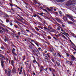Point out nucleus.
<instances>
[{"mask_svg": "<svg viewBox=\"0 0 76 76\" xmlns=\"http://www.w3.org/2000/svg\"><path fill=\"white\" fill-rule=\"evenodd\" d=\"M46 9L49 12H51L52 10H53V7H50V9L48 8V7H47V8H46Z\"/></svg>", "mask_w": 76, "mask_h": 76, "instance_id": "9", "label": "nucleus"}, {"mask_svg": "<svg viewBox=\"0 0 76 76\" xmlns=\"http://www.w3.org/2000/svg\"><path fill=\"white\" fill-rule=\"evenodd\" d=\"M76 3V0H72L71 1V0H69L67 1L66 4V5L67 6H70V5H73V4H75Z\"/></svg>", "mask_w": 76, "mask_h": 76, "instance_id": "1", "label": "nucleus"}, {"mask_svg": "<svg viewBox=\"0 0 76 76\" xmlns=\"http://www.w3.org/2000/svg\"><path fill=\"white\" fill-rule=\"evenodd\" d=\"M53 13L55 15H58V12H54Z\"/></svg>", "mask_w": 76, "mask_h": 76, "instance_id": "29", "label": "nucleus"}, {"mask_svg": "<svg viewBox=\"0 0 76 76\" xmlns=\"http://www.w3.org/2000/svg\"><path fill=\"white\" fill-rule=\"evenodd\" d=\"M33 16L35 18V17L36 16L37 17V18L38 19L40 20V21L41 22H42V19H43V18H41L39 15H36L35 14H34V15H33Z\"/></svg>", "mask_w": 76, "mask_h": 76, "instance_id": "3", "label": "nucleus"}, {"mask_svg": "<svg viewBox=\"0 0 76 76\" xmlns=\"http://www.w3.org/2000/svg\"><path fill=\"white\" fill-rule=\"evenodd\" d=\"M66 62L67 64H69V62H70V61H66Z\"/></svg>", "mask_w": 76, "mask_h": 76, "instance_id": "46", "label": "nucleus"}, {"mask_svg": "<svg viewBox=\"0 0 76 76\" xmlns=\"http://www.w3.org/2000/svg\"><path fill=\"white\" fill-rule=\"evenodd\" d=\"M33 49L32 50L33 53H35L36 52L37 53L38 52L39 53V52L38 50V49L37 48H36V47L33 48Z\"/></svg>", "mask_w": 76, "mask_h": 76, "instance_id": "2", "label": "nucleus"}, {"mask_svg": "<svg viewBox=\"0 0 76 76\" xmlns=\"http://www.w3.org/2000/svg\"><path fill=\"white\" fill-rule=\"evenodd\" d=\"M50 59L48 57V56H45L44 57V60L45 62H47V63H49V61H50Z\"/></svg>", "mask_w": 76, "mask_h": 76, "instance_id": "4", "label": "nucleus"}, {"mask_svg": "<svg viewBox=\"0 0 76 76\" xmlns=\"http://www.w3.org/2000/svg\"><path fill=\"white\" fill-rule=\"evenodd\" d=\"M51 60L53 63H55V62H56V61H55V60H54V59L53 58H52L51 59Z\"/></svg>", "mask_w": 76, "mask_h": 76, "instance_id": "32", "label": "nucleus"}, {"mask_svg": "<svg viewBox=\"0 0 76 76\" xmlns=\"http://www.w3.org/2000/svg\"><path fill=\"white\" fill-rule=\"evenodd\" d=\"M39 70L40 71V72H42V69L41 68L39 69Z\"/></svg>", "mask_w": 76, "mask_h": 76, "instance_id": "55", "label": "nucleus"}, {"mask_svg": "<svg viewBox=\"0 0 76 76\" xmlns=\"http://www.w3.org/2000/svg\"><path fill=\"white\" fill-rule=\"evenodd\" d=\"M48 54V53L47 54V56L49 58H50V57H51L50 55Z\"/></svg>", "mask_w": 76, "mask_h": 76, "instance_id": "53", "label": "nucleus"}, {"mask_svg": "<svg viewBox=\"0 0 76 76\" xmlns=\"http://www.w3.org/2000/svg\"><path fill=\"white\" fill-rule=\"evenodd\" d=\"M15 37H16L17 39H18V38H19V37L18 35L15 34Z\"/></svg>", "mask_w": 76, "mask_h": 76, "instance_id": "45", "label": "nucleus"}, {"mask_svg": "<svg viewBox=\"0 0 76 76\" xmlns=\"http://www.w3.org/2000/svg\"><path fill=\"white\" fill-rule=\"evenodd\" d=\"M16 8H12V7L11 8V9L12 10V11H15L16 9Z\"/></svg>", "mask_w": 76, "mask_h": 76, "instance_id": "26", "label": "nucleus"}, {"mask_svg": "<svg viewBox=\"0 0 76 76\" xmlns=\"http://www.w3.org/2000/svg\"><path fill=\"white\" fill-rule=\"evenodd\" d=\"M15 28H18V26L17 25L15 24L14 26Z\"/></svg>", "mask_w": 76, "mask_h": 76, "instance_id": "37", "label": "nucleus"}, {"mask_svg": "<svg viewBox=\"0 0 76 76\" xmlns=\"http://www.w3.org/2000/svg\"><path fill=\"white\" fill-rule=\"evenodd\" d=\"M48 28L50 29H53V28H52V27H51L50 26H48Z\"/></svg>", "mask_w": 76, "mask_h": 76, "instance_id": "39", "label": "nucleus"}, {"mask_svg": "<svg viewBox=\"0 0 76 76\" xmlns=\"http://www.w3.org/2000/svg\"><path fill=\"white\" fill-rule=\"evenodd\" d=\"M57 53V56H58L59 57L61 58V57H63V56L62 55H60V54L58 53Z\"/></svg>", "mask_w": 76, "mask_h": 76, "instance_id": "18", "label": "nucleus"}, {"mask_svg": "<svg viewBox=\"0 0 76 76\" xmlns=\"http://www.w3.org/2000/svg\"><path fill=\"white\" fill-rule=\"evenodd\" d=\"M3 60H1V65L2 67V68H4V63L3 62Z\"/></svg>", "mask_w": 76, "mask_h": 76, "instance_id": "13", "label": "nucleus"}, {"mask_svg": "<svg viewBox=\"0 0 76 76\" xmlns=\"http://www.w3.org/2000/svg\"><path fill=\"white\" fill-rule=\"evenodd\" d=\"M0 29H1L2 33L5 32V29L3 27L0 26Z\"/></svg>", "mask_w": 76, "mask_h": 76, "instance_id": "10", "label": "nucleus"}, {"mask_svg": "<svg viewBox=\"0 0 76 76\" xmlns=\"http://www.w3.org/2000/svg\"><path fill=\"white\" fill-rule=\"evenodd\" d=\"M9 4H10L11 8L12 7H13V3L12 4L10 3Z\"/></svg>", "mask_w": 76, "mask_h": 76, "instance_id": "44", "label": "nucleus"}, {"mask_svg": "<svg viewBox=\"0 0 76 76\" xmlns=\"http://www.w3.org/2000/svg\"><path fill=\"white\" fill-rule=\"evenodd\" d=\"M5 37V39H4V41L5 42H6V41H7V38H6V36H4Z\"/></svg>", "mask_w": 76, "mask_h": 76, "instance_id": "22", "label": "nucleus"}, {"mask_svg": "<svg viewBox=\"0 0 76 76\" xmlns=\"http://www.w3.org/2000/svg\"><path fill=\"white\" fill-rule=\"evenodd\" d=\"M69 56L71 58L72 61H75V60H76V58H75V57L73 55H70Z\"/></svg>", "mask_w": 76, "mask_h": 76, "instance_id": "7", "label": "nucleus"}, {"mask_svg": "<svg viewBox=\"0 0 76 76\" xmlns=\"http://www.w3.org/2000/svg\"><path fill=\"white\" fill-rule=\"evenodd\" d=\"M66 57H69V55L67 53H66Z\"/></svg>", "mask_w": 76, "mask_h": 76, "instance_id": "52", "label": "nucleus"}, {"mask_svg": "<svg viewBox=\"0 0 76 76\" xmlns=\"http://www.w3.org/2000/svg\"><path fill=\"white\" fill-rule=\"evenodd\" d=\"M36 63H37V64L38 65V67L40 66V65H39V63H38V62H37V61Z\"/></svg>", "mask_w": 76, "mask_h": 76, "instance_id": "47", "label": "nucleus"}, {"mask_svg": "<svg viewBox=\"0 0 76 76\" xmlns=\"http://www.w3.org/2000/svg\"><path fill=\"white\" fill-rule=\"evenodd\" d=\"M58 27H59V28H60L61 29H63V28H62L60 26H61V25L60 24L58 23Z\"/></svg>", "mask_w": 76, "mask_h": 76, "instance_id": "35", "label": "nucleus"}, {"mask_svg": "<svg viewBox=\"0 0 76 76\" xmlns=\"http://www.w3.org/2000/svg\"><path fill=\"white\" fill-rule=\"evenodd\" d=\"M52 69V70L53 72H56V70L54 69H53L52 68H51Z\"/></svg>", "mask_w": 76, "mask_h": 76, "instance_id": "49", "label": "nucleus"}, {"mask_svg": "<svg viewBox=\"0 0 76 76\" xmlns=\"http://www.w3.org/2000/svg\"><path fill=\"white\" fill-rule=\"evenodd\" d=\"M43 56H47V54H45V53L43 54Z\"/></svg>", "mask_w": 76, "mask_h": 76, "instance_id": "58", "label": "nucleus"}, {"mask_svg": "<svg viewBox=\"0 0 76 76\" xmlns=\"http://www.w3.org/2000/svg\"><path fill=\"white\" fill-rule=\"evenodd\" d=\"M62 37L65 38V39H66V37L64 36V35H63L62 36Z\"/></svg>", "mask_w": 76, "mask_h": 76, "instance_id": "56", "label": "nucleus"}, {"mask_svg": "<svg viewBox=\"0 0 76 76\" xmlns=\"http://www.w3.org/2000/svg\"><path fill=\"white\" fill-rule=\"evenodd\" d=\"M25 64L26 65H29V64H28V63H27L26 61L25 62Z\"/></svg>", "mask_w": 76, "mask_h": 76, "instance_id": "54", "label": "nucleus"}, {"mask_svg": "<svg viewBox=\"0 0 76 76\" xmlns=\"http://www.w3.org/2000/svg\"><path fill=\"white\" fill-rule=\"evenodd\" d=\"M9 19H8L6 20V23H9Z\"/></svg>", "mask_w": 76, "mask_h": 76, "instance_id": "33", "label": "nucleus"}, {"mask_svg": "<svg viewBox=\"0 0 76 76\" xmlns=\"http://www.w3.org/2000/svg\"><path fill=\"white\" fill-rule=\"evenodd\" d=\"M43 10H44V11H45V12H47V13H48V11L47 10L45 9H43Z\"/></svg>", "mask_w": 76, "mask_h": 76, "instance_id": "48", "label": "nucleus"}, {"mask_svg": "<svg viewBox=\"0 0 76 76\" xmlns=\"http://www.w3.org/2000/svg\"><path fill=\"white\" fill-rule=\"evenodd\" d=\"M4 16H5L6 17H7V18H9V15L7 14H4Z\"/></svg>", "mask_w": 76, "mask_h": 76, "instance_id": "28", "label": "nucleus"}, {"mask_svg": "<svg viewBox=\"0 0 76 76\" xmlns=\"http://www.w3.org/2000/svg\"><path fill=\"white\" fill-rule=\"evenodd\" d=\"M12 48H13L14 47H16V46H15V45H12Z\"/></svg>", "mask_w": 76, "mask_h": 76, "instance_id": "61", "label": "nucleus"}, {"mask_svg": "<svg viewBox=\"0 0 76 76\" xmlns=\"http://www.w3.org/2000/svg\"><path fill=\"white\" fill-rule=\"evenodd\" d=\"M7 27V29H10V30H11V31H12V30H13V29H12L10 28Z\"/></svg>", "mask_w": 76, "mask_h": 76, "instance_id": "59", "label": "nucleus"}, {"mask_svg": "<svg viewBox=\"0 0 76 76\" xmlns=\"http://www.w3.org/2000/svg\"><path fill=\"white\" fill-rule=\"evenodd\" d=\"M52 74L53 75V76H56L55 74H54V72H52Z\"/></svg>", "mask_w": 76, "mask_h": 76, "instance_id": "64", "label": "nucleus"}, {"mask_svg": "<svg viewBox=\"0 0 76 76\" xmlns=\"http://www.w3.org/2000/svg\"><path fill=\"white\" fill-rule=\"evenodd\" d=\"M50 51V52H52V53H53V51H54V49H53V48H51Z\"/></svg>", "mask_w": 76, "mask_h": 76, "instance_id": "24", "label": "nucleus"}, {"mask_svg": "<svg viewBox=\"0 0 76 76\" xmlns=\"http://www.w3.org/2000/svg\"><path fill=\"white\" fill-rule=\"evenodd\" d=\"M68 24H70V25H71V24H73V22H72L70 21H68Z\"/></svg>", "mask_w": 76, "mask_h": 76, "instance_id": "25", "label": "nucleus"}, {"mask_svg": "<svg viewBox=\"0 0 76 76\" xmlns=\"http://www.w3.org/2000/svg\"><path fill=\"white\" fill-rule=\"evenodd\" d=\"M25 57H26V56H23V60H22L23 61L25 60Z\"/></svg>", "mask_w": 76, "mask_h": 76, "instance_id": "40", "label": "nucleus"}, {"mask_svg": "<svg viewBox=\"0 0 76 76\" xmlns=\"http://www.w3.org/2000/svg\"><path fill=\"white\" fill-rule=\"evenodd\" d=\"M44 28L45 29H44V30H48V28H47V27L45 26L44 27Z\"/></svg>", "mask_w": 76, "mask_h": 76, "instance_id": "41", "label": "nucleus"}, {"mask_svg": "<svg viewBox=\"0 0 76 76\" xmlns=\"http://www.w3.org/2000/svg\"><path fill=\"white\" fill-rule=\"evenodd\" d=\"M10 26H12V25H13V23H12V22H10Z\"/></svg>", "mask_w": 76, "mask_h": 76, "instance_id": "57", "label": "nucleus"}, {"mask_svg": "<svg viewBox=\"0 0 76 76\" xmlns=\"http://www.w3.org/2000/svg\"><path fill=\"white\" fill-rule=\"evenodd\" d=\"M33 1L35 3V4H37L38 2L36 0H33Z\"/></svg>", "mask_w": 76, "mask_h": 76, "instance_id": "31", "label": "nucleus"}, {"mask_svg": "<svg viewBox=\"0 0 76 76\" xmlns=\"http://www.w3.org/2000/svg\"><path fill=\"white\" fill-rule=\"evenodd\" d=\"M62 26L63 27V28H65V26L64 24H62Z\"/></svg>", "mask_w": 76, "mask_h": 76, "instance_id": "63", "label": "nucleus"}, {"mask_svg": "<svg viewBox=\"0 0 76 76\" xmlns=\"http://www.w3.org/2000/svg\"><path fill=\"white\" fill-rule=\"evenodd\" d=\"M63 19H64V21H65V22L67 21V20H68L67 19V17H64L63 18Z\"/></svg>", "mask_w": 76, "mask_h": 76, "instance_id": "16", "label": "nucleus"}, {"mask_svg": "<svg viewBox=\"0 0 76 76\" xmlns=\"http://www.w3.org/2000/svg\"><path fill=\"white\" fill-rule=\"evenodd\" d=\"M4 45L6 47H7V45L6 43H4Z\"/></svg>", "mask_w": 76, "mask_h": 76, "instance_id": "50", "label": "nucleus"}, {"mask_svg": "<svg viewBox=\"0 0 76 76\" xmlns=\"http://www.w3.org/2000/svg\"><path fill=\"white\" fill-rule=\"evenodd\" d=\"M21 32L22 33V34H23V35H26V36L29 37V35L26 34V32L25 31H21Z\"/></svg>", "mask_w": 76, "mask_h": 76, "instance_id": "11", "label": "nucleus"}, {"mask_svg": "<svg viewBox=\"0 0 76 76\" xmlns=\"http://www.w3.org/2000/svg\"><path fill=\"white\" fill-rule=\"evenodd\" d=\"M16 70H15V69L13 68L12 70V73H15V72Z\"/></svg>", "mask_w": 76, "mask_h": 76, "instance_id": "30", "label": "nucleus"}, {"mask_svg": "<svg viewBox=\"0 0 76 76\" xmlns=\"http://www.w3.org/2000/svg\"><path fill=\"white\" fill-rule=\"evenodd\" d=\"M53 39H54V40H55L56 41H57V42H59L60 40L58 39L55 37H53Z\"/></svg>", "mask_w": 76, "mask_h": 76, "instance_id": "15", "label": "nucleus"}, {"mask_svg": "<svg viewBox=\"0 0 76 76\" xmlns=\"http://www.w3.org/2000/svg\"><path fill=\"white\" fill-rule=\"evenodd\" d=\"M37 61L35 60V59H34L33 60V63L35 64V63H36Z\"/></svg>", "mask_w": 76, "mask_h": 76, "instance_id": "34", "label": "nucleus"}, {"mask_svg": "<svg viewBox=\"0 0 76 76\" xmlns=\"http://www.w3.org/2000/svg\"><path fill=\"white\" fill-rule=\"evenodd\" d=\"M65 73H67L68 75H71V71H70L69 69H68V70H66L65 71Z\"/></svg>", "mask_w": 76, "mask_h": 76, "instance_id": "8", "label": "nucleus"}, {"mask_svg": "<svg viewBox=\"0 0 76 76\" xmlns=\"http://www.w3.org/2000/svg\"><path fill=\"white\" fill-rule=\"evenodd\" d=\"M14 60H16V61H18V59H16V57H14Z\"/></svg>", "mask_w": 76, "mask_h": 76, "instance_id": "60", "label": "nucleus"}, {"mask_svg": "<svg viewBox=\"0 0 76 76\" xmlns=\"http://www.w3.org/2000/svg\"><path fill=\"white\" fill-rule=\"evenodd\" d=\"M0 57H1V58H0L1 60H6L5 57L1 54H0Z\"/></svg>", "mask_w": 76, "mask_h": 76, "instance_id": "5", "label": "nucleus"}, {"mask_svg": "<svg viewBox=\"0 0 76 76\" xmlns=\"http://www.w3.org/2000/svg\"><path fill=\"white\" fill-rule=\"evenodd\" d=\"M64 35H65L66 37H68V38H69V37L68 36H69V34L65 32Z\"/></svg>", "mask_w": 76, "mask_h": 76, "instance_id": "20", "label": "nucleus"}, {"mask_svg": "<svg viewBox=\"0 0 76 76\" xmlns=\"http://www.w3.org/2000/svg\"><path fill=\"white\" fill-rule=\"evenodd\" d=\"M37 14H38V15H40V16H44V15H43V14H45H45L43 12H41L40 13H39L38 12H36Z\"/></svg>", "mask_w": 76, "mask_h": 76, "instance_id": "12", "label": "nucleus"}, {"mask_svg": "<svg viewBox=\"0 0 76 76\" xmlns=\"http://www.w3.org/2000/svg\"><path fill=\"white\" fill-rule=\"evenodd\" d=\"M26 31H27V32H28V33H31V31L28 29H26Z\"/></svg>", "mask_w": 76, "mask_h": 76, "instance_id": "36", "label": "nucleus"}, {"mask_svg": "<svg viewBox=\"0 0 76 76\" xmlns=\"http://www.w3.org/2000/svg\"><path fill=\"white\" fill-rule=\"evenodd\" d=\"M66 15L67 16V17H68V18H69V19H70L71 20H72L73 22H75V20L72 18V17H71L69 15H68L67 14H66Z\"/></svg>", "mask_w": 76, "mask_h": 76, "instance_id": "6", "label": "nucleus"}, {"mask_svg": "<svg viewBox=\"0 0 76 76\" xmlns=\"http://www.w3.org/2000/svg\"><path fill=\"white\" fill-rule=\"evenodd\" d=\"M73 61H69V63L68 64H69V65H72V64H73Z\"/></svg>", "mask_w": 76, "mask_h": 76, "instance_id": "23", "label": "nucleus"}, {"mask_svg": "<svg viewBox=\"0 0 76 76\" xmlns=\"http://www.w3.org/2000/svg\"><path fill=\"white\" fill-rule=\"evenodd\" d=\"M57 2H60V1H64V0H56Z\"/></svg>", "mask_w": 76, "mask_h": 76, "instance_id": "27", "label": "nucleus"}, {"mask_svg": "<svg viewBox=\"0 0 76 76\" xmlns=\"http://www.w3.org/2000/svg\"><path fill=\"white\" fill-rule=\"evenodd\" d=\"M47 38L48 40H50L51 39V37L50 36H48Z\"/></svg>", "mask_w": 76, "mask_h": 76, "instance_id": "21", "label": "nucleus"}, {"mask_svg": "<svg viewBox=\"0 0 76 76\" xmlns=\"http://www.w3.org/2000/svg\"><path fill=\"white\" fill-rule=\"evenodd\" d=\"M26 62L27 63H29V60L27 59Z\"/></svg>", "mask_w": 76, "mask_h": 76, "instance_id": "62", "label": "nucleus"}, {"mask_svg": "<svg viewBox=\"0 0 76 76\" xmlns=\"http://www.w3.org/2000/svg\"><path fill=\"white\" fill-rule=\"evenodd\" d=\"M42 17H44V18H47V19H49V18L47 17L46 16H45L44 15V16H42Z\"/></svg>", "mask_w": 76, "mask_h": 76, "instance_id": "51", "label": "nucleus"}, {"mask_svg": "<svg viewBox=\"0 0 76 76\" xmlns=\"http://www.w3.org/2000/svg\"><path fill=\"white\" fill-rule=\"evenodd\" d=\"M15 7H16L18 8V9H19L20 10H22V9L21 8L19 7L18 6L15 5Z\"/></svg>", "mask_w": 76, "mask_h": 76, "instance_id": "38", "label": "nucleus"}, {"mask_svg": "<svg viewBox=\"0 0 76 76\" xmlns=\"http://www.w3.org/2000/svg\"><path fill=\"white\" fill-rule=\"evenodd\" d=\"M28 47H29V48H30L31 49H32V48H33V47L32 45H29Z\"/></svg>", "mask_w": 76, "mask_h": 76, "instance_id": "43", "label": "nucleus"}, {"mask_svg": "<svg viewBox=\"0 0 76 76\" xmlns=\"http://www.w3.org/2000/svg\"><path fill=\"white\" fill-rule=\"evenodd\" d=\"M56 20H57L58 22H61L62 23V24H63V22L61 21V20H60L58 18H56L55 19Z\"/></svg>", "mask_w": 76, "mask_h": 76, "instance_id": "17", "label": "nucleus"}, {"mask_svg": "<svg viewBox=\"0 0 76 76\" xmlns=\"http://www.w3.org/2000/svg\"><path fill=\"white\" fill-rule=\"evenodd\" d=\"M9 70L8 72L7 75L8 76H10V72H12V70L9 69Z\"/></svg>", "mask_w": 76, "mask_h": 76, "instance_id": "14", "label": "nucleus"}, {"mask_svg": "<svg viewBox=\"0 0 76 76\" xmlns=\"http://www.w3.org/2000/svg\"><path fill=\"white\" fill-rule=\"evenodd\" d=\"M35 28L37 30V31H39V29H38V28H37V27H35Z\"/></svg>", "mask_w": 76, "mask_h": 76, "instance_id": "42", "label": "nucleus"}, {"mask_svg": "<svg viewBox=\"0 0 76 76\" xmlns=\"http://www.w3.org/2000/svg\"><path fill=\"white\" fill-rule=\"evenodd\" d=\"M56 64L58 66V67H60L61 66V65H60V64L58 62H56Z\"/></svg>", "mask_w": 76, "mask_h": 76, "instance_id": "19", "label": "nucleus"}]
</instances>
